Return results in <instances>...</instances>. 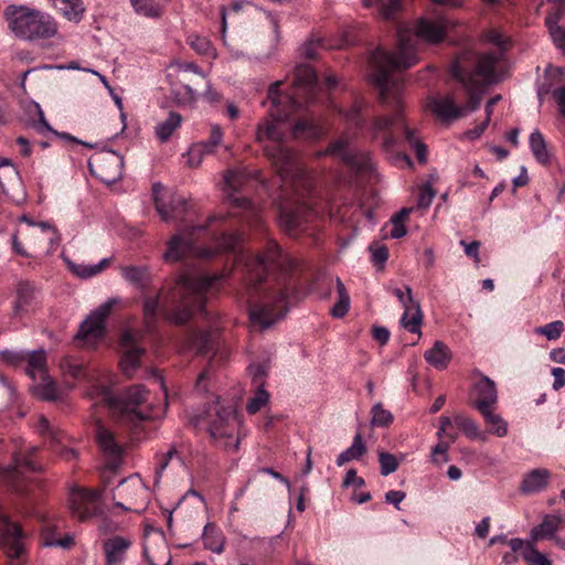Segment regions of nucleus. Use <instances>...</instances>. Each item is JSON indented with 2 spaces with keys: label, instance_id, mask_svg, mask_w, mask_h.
I'll list each match as a JSON object with an SVG mask.
<instances>
[{
  "label": "nucleus",
  "instance_id": "46",
  "mask_svg": "<svg viewBox=\"0 0 565 565\" xmlns=\"http://www.w3.org/2000/svg\"><path fill=\"white\" fill-rule=\"evenodd\" d=\"M529 142L530 149L536 161L543 166L548 164L551 157L543 135L539 130H534L530 135Z\"/></svg>",
  "mask_w": 565,
  "mask_h": 565
},
{
  "label": "nucleus",
  "instance_id": "61",
  "mask_svg": "<svg viewBox=\"0 0 565 565\" xmlns=\"http://www.w3.org/2000/svg\"><path fill=\"white\" fill-rule=\"evenodd\" d=\"M26 352L4 350L0 352V359L10 365H19L24 362Z\"/></svg>",
  "mask_w": 565,
  "mask_h": 565
},
{
  "label": "nucleus",
  "instance_id": "5",
  "mask_svg": "<svg viewBox=\"0 0 565 565\" xmlns=\"http://www.w3.org/2000/svg\"><path fill=\"white\" fill-rule=\"evenodd\" d=\"M224 278V274L181 275L167 295L158 294L145 299L143 315L147 327L150 328L154 322L159 310L169 321L175 324L185 323L195 311L203 309L206 297L220 288Z\"/></svg>",
  "mask_w": 565,
  "mask_h": 565
},
{
  "label": "nucleus",
  "instance_id": "50",
  "mask_svg": "<svg viewBox=\"0 0 565 565\" xmlns=\"http://www.w3.org/2000/svg\"><path fill=\"white\" fill-rule=\"evenodd\" d=\"M454 422L469 438H483L477 423L472 418L463 415H456L454 417Z\"/></svg>",
  "mask_w": 565,
  "mask_h": 565
},
{
  "label": "nucleus",
  "instance_id": "25",
  "mask_svg": "<svg viewBox=\"0 0 565 565\" xmlns=\"http://www.w3.org/2000/svg\"><path fill=\"white\" fill-rule=\"evenodd\" d=\"M509 545L513 552H521L526 565H552V561L536 548V544L515 537Z\"/></svg>",
  "mask_w": 565,
  "mask_h": 565
},
{
  "label": "nucleus",
  "instance_id": "58",
  "mask_svg": "<svg viewBox=\"0 0 565 565\" xmlns=\"http://www.w3.org/2000/svg\"><path fill=\"white\" fill-rule=\"evenodd\" d=\"M449 446H450V441L440 440L433 448L431 461L435 463L447 462L449 460L448 455H447Z\"/></svg>",
  "mask_w": 565,
  "mask_h": 565
},
{
  "label": "nucleus",
  "instance_id": "4",
  "mask_svg": "<svg viewBox=\"0 0 565 565\" xmlns=\"http://www.w3.org/2000/svg\"><path fill=\"white\" fill-rule=\"evenodd\" d=\"M235 264H244L252 287L248 290V311L254 324L267 329L288 311L287 275L296 262L274 241L266 243L262 254L249 256L239 252Z\"/></svg>",
  "mask_w": 565,
  "mask_h": 565
},
{
  "label": "nucleus",
  "instance_id": "26",
  "mask_svg": "<svg viewBox=\"0 0 565 565\" xmlns=\"http://www.w3.org/2000/svg\"><path fill=\"white\" fill-rule=\"evenodd\" d=\"M36 305V289L29 281H21L17 287V300L13 305V315L22 317L33 310Z\"/></svg>",
  "mask_w": 565,
  "mask_h": 565
},
{
  "label": "nucleus",
  "instance_id": "64",
  "mask_svg": "<svg viewBox=\"0 0 565 565\" xmlns=\"http://www.w3.org/2000/svg\"><path fill=\"white\" fill-rule=\"evenodd\" d=\"M370 252L373 263L383 265L388 258V249L384 245H371Z\"/></svg>",
  "mask_w": 565,
  "mask_h": 565
},
{
  "label": "nucleus",
  "instance_id": "51",
  "mask_svg": "<svg viewBox=\"0 0 565 565\" xmlns=\"http://www.w3.org/2000/svg\"><path fill=\"white\" fill-rule=\"evenodd\" d=\"M371 415V424L376 427H385L393 422L392 413L385 409L381 403H377L372 407Z\"/></svg>",
  "mask_w": 565,
  "mask_h": 565
},
{
  "label": "nucleus",
  "instance_id": "36",
  "mask_svg": "<svg viewBox=\"0 0 565 565\" xmlns=\"http://www.w3.org/2000/svg\"><path fill=\"white\" fill-rule=\"evenodd\" d=\"M53 8L62 13L68 21L79 22L85 12L82 0H49Z\"/></svg>",
  "mask_w": 565,
  "mask_h": 565
},
{
  "label": "nucleus",
  "instance_id": "9",
  "mask_svg": "<svg viewBox=\"0 0 565 565\" xmlns=\"http://www.w3.org/2000/svg\"><path fill=\"white\" fill-rule=\"evenodd\" d=\"M9 29L19 39L38 42L58 34L56 20L47 12L24 4H9L4 9Z\"/></svg>",
  "mask_w": 565,
  "mask_h": 565
},
{
  "label": "nucleus",
  "instance_id": "27",
  "mask_svg": "<svg viewBox=\"0 0 565 565\" xmlns=\"http://www.w3.org/2000/svg\"><path fill=\"white\" fill-rule=\"evenodd\" d=\"M131 546V541L124 536H113L103 544L106 565H117L125 559L126 553Z\"/></svg>",
  "mask_w": 565,
  "mask_h": 565
},
{
  "label": "nucleus",
  "instance_id": "2",
  "mask_svg": "<svg viewBox=\"0 0 565 565\" xmlns=\"http://www.w3.org/2000/svg\"><path fill=\"white\" fill-rule=\"evenodd\" d=\"M454 26V23L445 17L436 20L423 18L415 25L414 33L406 28H397L398 50L391 53L377 47L370 55V78L380 89L381 103L393 110L392 117H376L366 127L372 139L382 137L383 147L391 150L396 143L395 132H403L404 141L414 149L419 162L426 161L427 149L420 142L415 131L404 121L402 89L404 79L401 71L409 68L417 62L416 43L422 40L428 43H438L445 39L446 31Z\"/></svg>",
  "mask_w": 565,
  "mask_h": 565
},
{
  "label": "nucleus",
  "instance_id": "10",
  "mask_svg": "<svg viewBox=\"0 0 565 565\" xmlns=\"http://www.w3.org/2000/svg\"><path fill=\"white\" fill-rule=\"evenodd\" d=\"M196 425L206 426L211 437L224 449L234 451L238 449V420L232 406H222L216 401L204 416L198 418Z\"/></svg>",
  "mask_w": 565,
  "mask_h": 565
},
{
  "label": "nucleus",
  "instance_id": "41",
  "mask_svg": "<svg viewBox=\"0 0 565 565\" xmlns=\"http://www.w3.org/2000/svg\"><path fill=\"white\" fill-rule=\"evenodd\" d=\"M366 8H375L384 20H392L402 10V0H362Z\"/></svg>",
  "mask_w": 565,
  "mask_h": 565
},
{
  "label": "nucleus",
  "instance_id": "54",
  "mask_svg": "<svg viewBox=\"0 0 565 565\" xmlns=\"http://www.w3.org/2000/svg\"><path fill=\"white\" fill-rule=\"evenodd\" d=\"M564 331V323L559 320L550 322L535 329L536 334L546 337L548 340H557Z\"/></svg>",
  "mask_w": 565,
  "mask_h": 565
},
{
  "label": "nucleus",
  "instance_id": "38",
  "mask_svg": "<svg viewBox=\"0 0 565 565\" xmlns=\"http://www.w3.org/2000/svg\"><path fill=\"white\" fill-rule=\"evenodd\" d=\"M64 260L67 264L68 269L75 276L84 279L94 277L103 273L110 263V258H103L100 262L94 265L76 264L67 257H64Z\"/></svg>",
  "mask_w": 565,
  "mask_h": 565
},
{
  "label": "nucleus",
  "instance_id": "3",
  "mask_svg": "<svg viewBox=\"0 0 565 565\" xmlns=\"http://www.w3.org/2000/svg\"><path fill=\"white\" fill-rule=\"evenodd\" d=\"M62 376L68 390L75 382L86 383V395L96 404L105 406L122 424L138 425L148 419H158L166 414L167 402L154 404L150 392L142 384H134L127 387L119 396H114L111 386L114 375L108 371L88 369L85 363L73 356H65L60 363ZM154 380L167 398V387L160 375Z\"/></svg>",
  "mask_w": 565,
  "mask_h": 565
},
{
  "label": "nucleus",
  "instance_id": "55",
  "mask_svg": "<svg viewBox=\"0 0 565 565\" xmlns=\"http://www.w3.org/2000/svg\"><path fill=\"white\" fill-rule=\"evenodd\" d=\"M160 545H161V548L163 551V556H164L162 561H159L156 558L150 546H148V545L143 546V554L151 565H170L171 564V555L169 553V548H168L163 537H160Z\"/></svg>",
  "mask_w": 565,
  "mask_h": 565
},
{
  "label": "nucleus",
  "instance_id": "16",
  "mask_svg": "<svg viewBox=\"0 0 565 565\" xmlns=\"http://www.w3.org/2000/svg\"><path fill=\"white\" fill-rule=\"evenodd\" d=\"M323 153L343 161L352 170L358 172L366 171L372 168V159L369 153L354 151L350 148V137L348 134L331 142Z\"/></svg>",
  "mask_w": 565,
  "mask_h": 565
},
{
  "label": "nucleus",
  "instance_id": "60",
  "mask_svg": "<svg viewBox=\"0 0 565 565\" xmlns=\"http://www.w3.org/2000/svg\"><path fill=\"white\" fill-rule=\"evenodd\" d=\"M204 153L202 152V147L193 143L186 153V164L191 168H196L201 164Z\"/></svg>",
  "mask_w": 565,
  "mask_h": 565
},
{
  "label": "nucleus",
  "instance_id": "12",
  "mask_svg": "<svg viewBox=\"0 0 565 565\" xmlns=\"http://www.w3.org/2000/svg\"><path fill=\"white\" fill-rule=\"evenodd\" d=\"M250 175L252 172L246 169H232L226 171L224 174V192L232 207L241 210L248 221L250 217H254L256 222H259L258 207L245 196L237 194L239 190L246 188Z\"/></svg>",
  "mask_w": 565,
  "mask_h": 565
},
{
  "label": "nucleus",
  "instance_id": "37",
  "mask_svg": "<svg viewBox=\"0 0 565 565\" xmlns=\"http://www.w3.org/2000/svg\"><path fill=\"white\" fill-rule=\"evenodd\" d=\"M203 545L206 550L221 554L224 551L225 536L223 532L214 524L207 523L202 533Z\"/></svg>",
  "mask_w": 565,
  "mask_h": 565
},
{
  "label": "nucleus",
  "instance_id": "43",
  "mask_svg": "<svg viewBox=\"0 0 565 565\" xmlns=\"http://www.w3.org/2000/svg\"><path fill=\"white\" fill-rule=\"evenodd\" d=\"M479 413L483 417L488 433L498 437H504L508 435V423L499 414H495L493 408Z\"/></svg>",
  "mask_w": 565,
  "mask_h": 565
},
{
  "label": "nucleus",
  "instance_id": "56",
  "mask_svg": "<svg viewBox=\"0 0 565 565\" xmlns=\"http://www.w3.org/2000/svg\"><path fill=\"white\" fill-rule=\"evenodd\" d=\"M379 461L381 466V473L383 476H388L395 472L398 468V461L396 457L388 452H380Z\"/></svg>",
  "mask_w": 565,
  "mask_h": 565
},
{
  "label": "nucleus",
  "instance_id": "48",
  "mask_svg": "<svg viewBox=\"0 0 565 565\" xmlns=\"http://www.w3.org/2000/svg\"><path fill=\"white\" fill-rule=\"evenodd\" d=\"M364 102L360 97H355L351 108L347 111L339 110L348 122V125L354 126L355 130H362L364 128Z\"/></svg>",
  "mask_w": 565,
  "mask_h": 565
},
{
  "label": "nucleus",
  "instance_id": "1",
  "mask_svg": "<svg viewBox=\"0 0 565 565\" xmlns=\"http://www.w3.org/2000/svg\"><path fill=\"white\" fill-rule=\"evenodd\" d=\"M280 84L275 82L268 88V117L258 125L256 140L263 145L264 152L280 175L284 186L290 184L297 195L295 205L281 206L279 217L281 227L290 236H297L313 223L317 212L303 200L305 193L311 190V179L297 153L286 146L280 124L299 109L300 98L307 103L316 99L317 74L310 65H298L295 70L294 95H282L279 90Z\"/></svg>",
  "mask_w": 565,
  "mask_h": 565
},
{
  "label": "nucleus",
  "instance_id": "15",
  "mask_svg": "<svg viewBox=\"0 0 565 565\" xmlns=\"http://www.w3.org/2000/svg\"><path fill=\"white\" fill-rule=\"evenodd\" d=\"M118 302V299L110 298L99 307H97L79 326L76 333L77 340L85 341L86 344L92 345L97 340L102 339L105 333V321L109 316L113 307Z\"/></svg>",
  "mask_w": 565,
  "mask_h": 565
},
{
  "label": "nucleus",
  "instance_id": "21",
  "mask_svg": "<svg viewBox=\"0 0 565 565\" xmlns=\"http://www.w3.org/2000/svg\"><path fill=\"white\" fill-rule=\"evenodd\" d=\"M479 380L472 386V405L478 412L494 408L498 403L495 383L488 376L479 374Z\"/></svg>",
  "mask_w": 565,
  "mask_h": 565
},
{
  "label": "nucleus",
  "instance_id": "23",
  "mask_svg": "<svg viewBox=\"0 0 565 565\" xmlns=\"http://www.w3.org/2000/svg\"><path fill=\"white\" fill-rule=\"evenodd\" d=\"M38 431L45 438H49L51 447L60 454L65 460H72L76 457L75 450L68 448L65 444L66 435L53 427L45 417H41L38 424Z\"/></svg>",
  "mask_w": 565,
  "mask_h": 565
},
{
  "label": "nucleus",
  "instance_id": "44",
  "mask_svg": "<svg viewBox=\"0 0 565 565\" xmlns=\"http://www.w3.org/2000/svg\"><path fill=\"white\" fill-rule=\"evenodd\" d=\"M335 287L338 292V301L331 308L330 315L333 318L340 319L348 313L351 300L343 281L339 277L335 279Z\"/></svg>",
  "mask_w": 565,
  "mask_h": 565
},
{
  "label": "nucleus",
  "instance_id": "8",
  "mask_svg": "<svg viewBox=\"0 0 565 565\" xmlns=\"http://www.w3.org/2000/svg\"><path fill=\"white\" fill-rule=\"evenodd\" d=\"M25 227H19L11 235V249L15 255L34 258L38 255H50L61 244L58 230L50 222H34L26 215L19 217Z\"/></svg>",
  "mask_w": 565,
  "mask_h": 565
},
{
  "label": "nucleus",
  "instance_id": "40",
  "mask_svg": "<svg viewBox=\"0 0 565 565\" xmlns=\"http://www.w3.org/2000/svg\"><path fill=\"white\" fill-rule=\"evenodd\" d=\"M33 392L36 396L45 401H57L62 397V391L55 381L47 374L35 381Z\"/></svg>",
  "mask_w": 565,
  "mask_h": 565
},
{
  "label": "nucleus",
  "instance_id": "28",
  "mask_svg": "<svg viewBox=\"0 0 565 565\" xmlns=\"http://www.w3.org/2000/svg\"><path fill=\"white\" fill-rule=\"evenodd\" d=\"M96 441L99 449L113 461L120 460L122 448L115 438V435L105 426L98 424L96 427Z\"/></svg>",
  "mask_w": 565,
  "mask_h": 565
},
{
  "label": "nucleus",
  "instance_id": "7",
  "mask_svg": "<svg viewBox=\"0 0 565 565\" xmlns=\"http://www.w3.org/2000/svg\"><path fill=\"white\" fill-rule=\"evenodd\" d=\"M451 74L467 90L469 102L458 106L452 95L430 97L427 107L441 121H451L476 110L486 88L500 82L498 65L491 55H483L476 61L475 73L463 68V60H455Z\"/></svg>",
  "mask_w": 565,
  "mask_h": 565
},
{
  "label": "nucleus",
  "instance_id": "11",
  "mask_svg": "<svg viewBox=\"0 0 565 565\" xmlns=\"http://www.w3.org/2000/svg\"><path fill=\"white\" fill-rule=\"evenodd\" d=\"M113 500L124 511L141 513L150 502V491L138 475H132L117 484Z\"/></svg>",
  "mask_w": 565,
  "mask_h": 565
},
{
  "label": "nucleus",
  "instance_id": "17",
  "mask_svg": "<svg viewBox=\"0 0 565 565\" xmlns=\"http://www.w3.org/2000/svg\"><path fill=\"white\" fill-rule=\"evenodd\" d=\"M483 40L488 43H491L500 49L498 53H483V54H475L470 51H465L457 56L456 60H463V68L468 70L469 73L476 72V61L483 55H491L495 58V63L498 65V71L500 73V81L503 79V56L504 52L509 49L510 40L502 34L499 30L492 29L484 33Z\"/></svg>",
  "mask_w": 565,
  "mask_h": 565
},
{
  "label": "nucleus",
  "instance_id": "45",
  "mask_svg": "<svg viewBox=\"0 0 565 565\" xmlns=\"http://www.w3.org/2000/svg\"><path fill=\"white\" fill-rule=\"evenodd\" d=\"M365 444L361 434L358 433L353 438L352 445L338 456L337 465L341 467L351 460H358L365 454Z\"/></svg>",
  "mask_w": 565,
  "mask_h": 565
},
{
  "label": "nucleus",
  "instance_id": "47",
  "mask_svg": "<svg viewBox=\"0 0 565 565\" xmlns=\"http://www.w3.org/2000/svg\"><path fill=\"white\" fill-rule=\"evenodd\" d=\"M182 117L177 113H170L168 118L156 127V136L161 142L170 139L173 132L180 127Z\"/></svg>",
  "mask_w": 565,
  "mask_h": 565
},
{
  "label": "nucleus",
  "instance_id": "62",
  "mask_svg": "<svg viewBox=\"0 0 565 565\" xmlns=\"http://www.w3.org/2000/svg\"><path fill=\"white\" fill-rule=\"evenodd\" d=\"M2 175L6 179H14L17 177V171L9 159L0 157V188L6 191Z\"/></svg>",
  "mask_w": 565,
  "mask_h": 565
},
{
  "label": "nucleus",
  "instance_id": "22",
  "mask_svg": "<svg viewBox=\"0 0 565 565\" xmlns=\"http://www.w3.org/2000/svg\"><path fill=\"white\" fill-rule=\"evenodd\" d=\"M218 337L220 328L216 324L211 326L207 330H193L186 335L185 348L200 354H207L217 348Z\"/></svg>",
  "mask_w": 565,
  "mask_h": 565
},
{
  "label": "nucleus",
  "instance_id": "24",
  "mask_svg": "<svg viewBox=\"0 0 565 565\" xmlns=\"http://www.w3.org/2000/svg\"><path fill=\"white\" fill-rule=\"evenodd\" d=\"M562 524H564L562 516L557 514H545L542 521L531 530L530 536L525 541L536 544L543 540L555 539Z\"/></svg>",
  "mask_w": 565,
  "mask_h": 565
},
{
  "label": "nucleus",
  "instance_id": "29",
  "mask_svg": "<svg viewBox=\"0 0 565 565\" xmlns=\"http://www.w3.org/2000/svg\"><path fill=\"white\" fill-rule=\"evenodd\" d=\"M39 469L40 466L33 461L31 456L21 457L17 455L13 459V466L0 468V480L13 483L24 470L36 471Z\"/></svg>",
  "mask_w": 565,
  "mask_h": 565
},
{
  "label": "nucleus",
  "instance_id": "39",
  "mask_svg": "<svg viewBox=\"0 0 565 565\" xmlns=\"http://www.w3.org/2000/svg\"><path fill=\"white\" fill-rule=\"evenodd\" d=\"M550 472L546 469H534L527 473L522 483L521 490L525 493H534L543 490L548 482Z\"/></svg>",
  "mask_w": 565,
  "mask_h": 565
},
{
  "label": "nucleus",
  "instance_id": "20",
  "mask_svg": "<svg viewBox=\"0 0 565 565\" xmlns=\"http://www.w3.org/2000/svg\"><path fill=\"white\" fill-rule=\"evenodd\" d=\"M122 355L119 362L121 372L131 377L140 366V359L145 354V350L137 345V333L126 330L120 339Z\"/></svg>",
  "mask_w": 565,
  "mask_h": 565
},
{
  "label": "nucleus",
  "instance_id": "35",
  "mask_svg": "<svg viewBox=\"0 0 565 565\" xmlns=\"http://www.w3.org/2000/svg\"><path fill=\"white\" fill-rule=\"evenodd\" d=\"M324 134L323 127L313 118L299 119L292 129V135L297 139H318Z\"/></svg>",
  "mask_w": 565,
  "mask_h": 565
},
{
  "label": "nucleus",
  "instance_id": "42",
  "mask_svg": "<svg viewBox=\"0 0 565 565\" xmlns=\"http://www.w3.org/2000/svg\"><path fill=\"white\" fill-rule=\"evenodd\" d=\"M423 323V312L419 303L406 307L401 318V324L404 329L412 333L420 334V327Z\"/></svg>",
  "mask_w": 565,
  "mask_h": 565
},
{
  "label": "nucleus",
  "instance_id": "33",
  "mask_svg": "<svg viewBox=\"0 0 565 565\" xmlns=\"http://www.w3.org/2000/svg\"><path fill=\"white\" fill-rule=\"evenodd\" d=\"M171 0H130L135 12L148 19H160Z\"/></svg>",
  "mask_w": 565,
  "mask_h": 565
},
{
  "label": "nucleus",
  "instance_id": "53",
  "mask_svg": "<svg viewBox=\"0 0 565 565\" xmlns=\"http://www.w3.org/2000/svg\"><path fill=\"white\" fill-rule=\"evenodd\" d=\"M269 401V394L263 388L257 386L255 395L248 401L246 409L249 414H256L264 407Z\"/></svg>",
  "mask_w": 565,
  "mask_h": 565
},
{
  "label": "nucleus",
  "instance_id": "32",
  "mask_svg": "<svg viewBox=\"0 0 565 565\" xmlns=\"http://www.w3.org/2000/svg\"><path fill=\"white\" fill-rule=\"evenodd\" d=\"M24 361L26 362V374L33 381L49 374L46 366V353L44 350L26 352Z\"/></svg>",
  "mask_w": 565,
  "mask_h": 565
},
{
  "label": "nucleus",
  "instance_id": "49",
  "mask_svg": "<svg viewBox=\"0 0 565 565\" xmlns=\"http://www.w3.org/2000/svg\"><path fill=\"white\" fill-rule=\"evenodd\" d=\"M188 43L195 52H198L201 55H205L209 57L215 56V50L213 49L210 40L206 36L191 34L188 36Z\"/></svg>",
  "mask_w": 565,
  "mask_h": 565
},
{
  "label": "nucleus",
  "instance_id": "19",
  "mask_svg": "<svg viewBox=\"0 0 565 565\" xmlns=\"http://www.w3.org/2000/svg\"><path fill=\"white\" fill-rule=\"evenodd\" d=\"M25 535L21 527L6 515L0 516V548L10 558H19L24 552Z\"/></svg>",
  "mask_w": 565,
  "mask_h": 565
},
{
  "label": "nucleus",
  "instance_id": "18",
  "mask_svg": "<svg viewBox=\"0 0 565 565\" xmlns=\"http://www.w3.org/2000/svg\"><path fill=\"white\" fill-rule=\"evenodd\" d=\"M89 166L92 171H96L97 177L106 182L113 183L121 177L124 157L113 150L105 151L94 156Z\"/></svg>",
  "mask_w": 565,
  "mask_h": 565
},
{
  "label": "nucleus",
  "instance_id": "63",
  "mask_svg": "<svg viewBox=\"0 0 565 565\" xmlns=\"http://www.w3.org/2000/svg\"><path fill=\"white\" fill-rule=\"evenodd\" d=\"M392 292L398 299L404 310L406 309V307H412V305L418 303L417 301L414 300L412 289L408 286L405 288V291H403L399 288H394L392 289Z\"/></svg>",
  "mask_w": 565,
  "mask_h": 565
},
{
  "label": "nucleus",
  "instance_id": "59",
  "mask_svg": "<svg viewBox=\"0 0 565 565\" xmlns=\"http://www.w3.org/2000/svg\"><path fill=\"white\" fill-rule=\"evenodd\" d=\"M248 373L256 386H263V379L267 373V365L263 363H252L248 366Z\"/></svg>",
  "mask_w": 565,
  "mask_h": 565
},
{
  "label": "nucleus",
  "instance_id": "31",
  "mask_svg": "<svg viewBox=\"0 0 565 565\" xmlns=\"http://www.w3.org/2000/svg\"><path fill=\"white\" fill-rule=\"evenodd\" d=\"M563 14L564 4L561 2L556 10L545 18V24L555 46L565 53V29L558 24L563 18Z\"/></svg>",
  "mask_w": 565,
  "mask_h": 565
},
{
  "label": "nucleus",
  "instance_id": "57",
  "mask_svg": "<svg viewBox=\"0 0 565 565\" xmlns=\"http://www.w3.org/2000/svg\"><path fill=\"white\" fill-rule=\"evenodd\" d=\"M435 198V191L430 183H425L419 188L417 198V207L427 209L430 206L433 199Z\"/></svg>",
  "mask_w": 565,
  "mask_h": 565
},
{
  "label": "nucleus",
  "instance_id": "30",
  "mask_svg": "<svg viewBox=\"0 0 565 565\" xmlns=\"http://www.w3.org/2000/svg\"><path fill=\"white\" fill-rule=\"evenodd\" d=\"M122 278L140 290H146L152 281L149 266H124L120 268Z\"/></svg>",
  "mask_w": 565,
  "mask_h": 565
},
{
  "label": "nucleus",
  "instance_id": "13",
  "mask_svg": "<svg viewBox=\"0 0 565 565\" xmlns=\"http://www.w3.org/2000/svg\"><path fill=\"white\" fill-rule=\"evenodd\" d=\"M152 199L156 211L163 222L181 218L188 207V202L183 196L170 192L160 182L152 184Z\"/></svg>",
  "mask_w": 565,
  "mask_h": 565
},
{
  "label": "nucleus",
  "instance_id": "52",
  "mask_svg": "<svg viewBox=\"0 0 565 565\" xmlns=\"http://www.w3.org/2000/svg\"><path fill=\"white\" fill-rule=\"evenodd\" d=\"M347 43H348L347 41H342L341 43H338V44H328L322 39L310 40L308 43H306L302 46L301 55L305 56L306 58H315L317 56L316 47H318V46L326 47V49H337V47H342Z\"/></svg>",
  "mask_w": 565,
  "mask_h": 565
},
{
  "label": "nucleus",
  "instance_id": "14",
  "mask_svg": "<svg viewBox=\"0 0 565 565\" xmlns=\"http://www.w3.org/2000/svg\"><path fill=\"white\" fill-rule=\"evenodd\" d=\"M102 492L97 489L73 487L70 491L68 508L74 518L86 521L97 515Z\"/></svg>",
  "mask_w": 565,
  "mask_h": 565
},
{
  "label": "nucleus",
  "instance_id": "34",
  "mask_svg": "<svg viewBox=\"0 0 565 565\" xmlns=\"http://www.w3.org/2000/svg\"><path fill=\"white\" fill-rule=\"evenodd\" d=\"M424 358L435 369L445 370L451 360V352L447 344L436 341L433 348L424 353Z\"/></svg>",
  "mask_w": 565,
  "mask_h": 565
},
{
  "label": "nucleus",
  "instance_id": "6",
  "mask_svg": "<svg viewBox=\"0 0 565 565\" xmlns=\"http://www.w3.org/2000/svg\"><path fill=\"white\" fill-rule=\"evenodd\" d=\"M225 221L224 215H212L203 225L179 231L167 242L162 260L174 264L185 258L211 259L221 252H235L242 238L228 231Z\"/></svg>",
  "mask_w": 565,
  "mask_h": 565
}]
</instances>
